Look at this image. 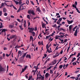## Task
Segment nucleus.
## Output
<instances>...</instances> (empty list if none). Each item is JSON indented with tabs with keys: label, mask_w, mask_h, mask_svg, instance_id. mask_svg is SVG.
<instances>
[{
	"label": "nucleus",
	"mask_w": 80,
	"mask_h": 80,
	"mask_svg": "<svg viewBox=\"0 0 80 80\" xmlns=\"http://www.w3.org/2000/svg\"><path fill=\"white\" fill-rule=\"evenodd\" d=\"M57 63V60H53V61H52L49 64V65H53L56 64Z\"/></svg>",
	"instance_id": "nucleus-1"
},
{
	"label": "nucleus",
	"mask_w": 80,
	"mask_h": 80,
	"mask_svg": "<svg viewBox=\"0 0 80 80\" xmlns=\"http://www.w3.org/2000/svg\"><path fill=\"white\" fill-rule=\"evenodd\" d=\"M28 29L30 30L29 31V33H32L34 30V28H30L29 27H28Z\"/></svg>",
	"instance_id": "nucleus-2"
},
{
	"label": "nucleus",
	"mask_w": 80,
	"mask_h": 80,
	"mask_svg": "<svg viewBox=\"0 0 80 80\" xmlns=\"http://www.w3.org/2000/svg\"><path fill=\"white\" fill-rule=\"evenodd\" d=\"M5 71V69L1 66H0V72H4Z\"/></svg>",
	"instance_id": "nucleus-3"
},
{
	"label": "nucleus",
	"mask_w": 80,
	"mask_h": 80,
	"mask_svg": "<svg viewBox=\"0 0 80 80\" xmlns=\"http://www.w3.org/2000/svg\"><path fill=\"white\" fill-rule=\"evenodd\" d=\"M15 37H17V35H12L9 38L10 39H12V38H14Z\"/></svg>",
	"instance_id": "nucleus-4"
},
{
	"label": "nucleus",
	"mask_w": 80,
	"mask_h": 80,
	"mask_svg": "<svg viewBox=\"0 0 80 80\" xmlns=\"http://www.w3.org/2000/svg\"><path fill=\"white\" fill-rule=\"evenodd\" d=\"M67 22L68 24H71V23H73V21L71 20V21H70L67 20Z\"/></svg>",
	"instance_id": "nucleus-5"
},
{
	"label": "nucleus",
	"mask_w": 80,
	"mask_h": 80,
	"mask_svg": "<svg viewBox=\"0 0 80 80\" xmlns=\"http://www.w3.org/2000/svg\"><path fill=\"white\" fill-rule=\"evenodd\" d=\"M26 58H30V59H31V56H30V54H27L26 56Z\"/></svg>",
	"instance_id": "nucleus-6"
},
{
	"label": "nucleus",
	"mask_w": 80,
	"mask_h": 80,
	"mask_svg": "<svg viewBox=\"0 0 80 80\" xmlns=\"http://www.w3.org/2000/svg\"><path fill=\"white\" fill-rule=\"evenodd\" d=\"M2 30V31L1 32V33H3V32H4L5 35V33H6L5 32L7 31V29H2V30Z\"/></svg>",
	"instance_id": "nucleus-7"
},
{
	"label": "nucleus",
	"mask_w": 80,
	"mask_h": 80,
	"mask_svg": "<svg viewBox=\"0 0 80 80\" xmlns=\"http://www.w3.org/2000/svg\"><path fill=\"white\" fill-rule=\"evenodd\" d=\"M78 30V28H77L76 30H75V32H74V35L77 37V30Z\"/></svg>",
	"instance_id": "nucleus-8"
},
{
	"label": "nucleus",
	"mask_w": 80,
	"mask_h": 80,
	"mask_svg": "<svg viewBox=\"0 0 80 80\" xmlns=\"http://www.w3.org/2000/svg\"><path fill=\"white\" fill-rule=\"evenodd\" d=\"M13 27H14L13 25H9V27L11 29L13 28Z\"/></svg>",
	"instance_id": "nucleus-9"
},
{
	"label": "nucleus",
	"mask_w": 80,
	"mask_h": 80,
	"mask_svg": "<svg viewBox=\"0 0 80 80\" xmlns=\"http://www.w3.org/2000/svg\"><path fill=\"white\" fill-rule=\"evenodd\" d=\"M45 76L46 78H47L48 76H49V73H46V74L45 75Z\"/></svg>",
	"instance_id": "nucleus-10"
},
{
	"label": "nucleus",
	"mask_w": 80,
	"mask_h": 80,
	"mask_svg": "<svg viewBox=\"0 0 80 80\" xmlns=\"http://www.w3.org/2000/svg\"><path fill=\"white\" fill-rule=\"evenodd\" d=\"M3 23L1 22H0V28H3Z\"/></svg>",
	"instance_id": "nucleus-11"
},
{
	"label": "nucleus",
	"mask_w": 80,
	"mask_h": 80,
	"mask_svg": "<svg viewBox=\"0 0 80 80\" xmlns=\"http://www.w3.org/2000/svg\"><path fill=\"white\" fill-rule=\"evenodd\" d=\"M36 10L38 12H41V11H40V8L39 7L37 8Z\"/></svg>",
	"instance_id": "nucleus-12"
},
{
	"label": "nucleus",
	"mask_w": 80,
	"mask_h": 80,
	"mask_svg": "<svg viewBox=\"0 0 80 80\" xmlns=\"http://www.w3.org/2000/svg\"><path fill=\"white\" fill-rule=\"evenodd\" d=\"M48 48H49V47H48L47 52H48V53H50V52H52V51H49V50H48Z\"/></svg>",
	"instance_id": "nucleus-13"
},
{
	"label": "nucleus",
	"mask_w": 80,
	"mask_h": 80,
	"mask_svg": "<svg viewBox=\"0 0 80 80\" xmlns=\"http://www.w3.org/2000/svg\"><path fill=\"white\" fill-rule=\"evenodd\" d=\"M52 66H51L49 67L48 68H47V70H46L47 72V71H48V70H50V69H51V68H52Z\"/></svg>",
	"instance_id": "nucleus-14"
},
{
	"label": "nucleus",
	"mask_w": 80,
	"mask_h": 80,
	"mask_svg": "<svg viewBox=\"0 0 80 80\" xmlns=\"http://www.w3.org/2000/svg\"><path fill=\"white\" fill-rule=\"evenodd\" d=\"M21 47V46H18V45H17L14 48H20Z\"/></svg>",
	"instance_id": "nucleus-15"
},
{
	"label": "nucleus",
	"mask_w": 80,
	"mask_h": 80,
	"mask_svg": "<svg viewBox=\"0 0 80 80\" xmlns=\"http://www.w3.org/2000/svg\"><path fill=\"white\" fill-rule=\"evenodd\" d=\"M4 3L2 2L1 3V8H3V7H4Z\"/></svg>",
	"instance_id": "nucleus-16"
},
{
	"label": "nucleus",
	"mask_w": 80,
	"mask_h": 80,
	"mask_svg": "<svg viewBox=\"0 0 80 80\" xmlns=\"http://www.w3.org/2000/svg\"><path fill=\"white\" fill-rule=\"evenodd\" d=\"M61 30H63V32H65L66 30L65 29H64L63 28H60V31H61Z\"/></svg>",
	"instance_id": "nucleus-17"
},
{
	"label": "nucleus",
	"mask_w": 80,
	"mask_h": 80,
	"mask_svg": "<svg viewBox=\"0 0 80 80\" xmlns=\"http://www.w3.org/2000/svg\"><path fill=\"white\" fill-rule=\"evenodd\" d=\"M27 52H26L22 56V58H25V56H26V55H27Z\"/></svg>",
	"instance_id": "nucleus-18"
},
{
	"label": "nucleus",
	"mask_w": 80,
	"mask_h": 80,
	"mask_svg": "<svg viewBox=\"0 0 80 80\" xmlns=\"http://www.w3.org/2000/svg\"><path fill=\"white\" fill-rule=\"evenodd\" d=\"M7 11V9H6V8H3V12H6Z\"/></svg>",
	"instance_id": "nucleus-19"
},
{
	"label": "nucleus",
	"mask_w": 80,
	"mask_h": 80,
	"mask_svg": "<svg viewBox=\"0 0 80 80\" xmlns=\"http://www.w3.org/2000/svg\"><path fill=\"white\" fill-rule=\"evenodd\" d=\"M18 54H19V55L20 54V56H21V55H22V51H19L18 52Z\"/></svg>",
	"instance_id": "nucleus-20"
},
{
	"label": "nucleus",
	"mask_w": 80,
	"mask_h": 80,
	"mask_svg": "<svg viewBox=\"0 0 80 80\" xmlns=\"http://www.w3.org/2000/svg\"><path fill=\"white\" fill-rule=\"evenodd\" d=\"M31 13H32V15H35V13L34 12V11H33V10L31 11Z\"/></svg>",
	"instance_id": "nucleus-21"
},
{
	"label": "nucleus",
	"mask_w": 80,
	"mask_h": 80,
	"mask_svg": "<svg viewBox=\"0 0 80 80\" xmlns=\"http://www.w3.org/2000/svg\"><path fill=\"white\" fill-rule=\"evenodd\" d=\"M72 25H70L69 26V31H71V29H72Z\"/></svg>",
	"instance_id": "nucleus-22"
},
{
	"label": "nucleus",
	"mask_w": 80,
	"mask_h": 80,
	"mask_svg": "<svg viewBox=\"0 0 80 80\" xmlns=\"http://www.w3.org/2000/svg\"><path fill=\"white\" fill-rule=\"evenodd\" d=\"M31 33L32 34V36L33 37H35V33L34 32H32Z\"/></svg>",
	"instance_id": "nucleus-23"
},
{
	"label": "nucleus",
	"mask_w": 80,
	"mask_h": 80,
	"mask_svg": "<svg viewBox=\"0 0 80 80\" xmlns=\"http://www.w3.org/2000/svg\"><path fill=\"white\" fill-rule=\"evenodd\" d=\"M76 60V58H73V59L72 60L71 62H73L74 61H75Z\"/></svg>",
	"instance_id": "nucleus-24"
},
{
	"label": "nucleus",
	"mask_w": 80,
	"mask_h": 80,
	"mask_svg": "<svg viewBox=\"0 0 80 80\" xmlns=\"http://www.w3.org/2000/svg\"><path fill=\"white\" fill-rule=\"evenodd\" d=\"M45 23H43V24H42V26L43 28H45Z\"/></svg>",
	"instance_id": "nucleus-25"
},
{
	"label": "nucleus",
	"mask_w": 80,
	"mask_h": 80,
	"mask_svg": "<svg viewBox=\"0 0 80 80\" xmlns=\"http://www.w3.org/2000/svg\"><path fill=\"white\" fill-rule=\"evenodd\" d=\"M44 78H45V77H44V75L43 76H42L41 77V80H44Z\"/></svg>",
	"instance_id": "nucleus-26"
},
{
	"label": "nucleus",
	"mask_w": 80,
	"mask_h": 80,
	"mask_svg": "<svg viewBox=\"0 0 80 80\" xmlns=\"http://www.w3.org/2000/svg\"><path fill=\"white\" fill-rule=\"evenodd\" d=\"M75 8L76 9V10H77V12H78V13H80V12H79V10H78V9L77 8V7Z\"/></svg>",
	"instance_id": "nucleus-27"
},
{
	"label": "nucleus",
	"mask_w": 80,
	"mask_h": 80,
	"mask_svg": "<svg viewBox=\"0 0 80 80\" xmlns=\"http://www.w3.org/2000/svg\"><path fill=\"white\" fill-rule=\"evenodd\" d=\"M31 12H32V10H29L28 11V13L29 14H30V13H31Z\"/></svg>",
	"instance_id": "nucleus-28"
},
{
	"label": "nucleus",
	"mask_w": 80,
	"mask_h": 80,
	"mask_svg": "<svg viewBox=\"0 0 80 80\" xmlns=\"http://www.w3.org/2000/svg\"><path fill=\"white\" fill-rule=\"evenodd\" d=\"M25 69L24 68H22V71L21 72V73H23V72H25Z\"/></svg>",
	"instance_id": "nucleus-29"
},
{
	"label": "nucleus",
	"mask_w": 80,
	"mask_h": 80,
	"mask_svg": "<svg viewBox=\"0 0 80 80\" xmlns=\"http://www.w3.org/2000/svg\"><path fill=\"white\" fill-rule=\"evenodd\" d=\"M59 56V54L58 55H55V56H53V58H56V57H58Z\"/></svg>",
	"instance_id": "nucleus-30"
},
{
	"label": "nucleus",
	"mask_w": 80,
	"mask_h": 80,
	"mask_svg": "<svg viewBox=\"0 0 80 80\" xmlns=\"http://www.w3.org/2000/svg\"><path fill=\"white\" fill-rule=\"evenodd\" d=\"M26 3L27 5H28V3H29V1L28 0H26Z\"/></svg>",
	"instance_id": "nucleus-31"
},
{
	"label": "nucleus",
	"mask_w": 80,
	"mask_h": 80,
	"mask_svg": "<svg viewBox=\"0 0 80 80\" xmlns=\"http://www.w3.org/2000/svg\"><path fill=\"white\" fill-rule=\"evenodd\" d=\"M14 2H15V3L16 4V5H18V2H17V1H14Z\"/></svg>",
	"instance_id": "nucleus-32"
},
{
	"label": "nucleus",
	"mask_w": 80,
	"mask_h": 80,
	"mask_svg": "<svg viewBox=\"0 0 80 80\" xmlns=\"http://www.w3.org/2000/svg\"><path fill=\"white\" fill-rule=\"evenodd\" d=\"M19 27H20L21 30H23V29H24L23 28H22V26H19Z\"/></svg>",
	"instance_id": "nucleus-33"
},
{
	"label": "nucleus",
	"mask_w": 80,
	"mask_h": 80,
	"mask_svg": "<svg viewBox=\"0 0 80 80\" xmlns=\"http://www.w3.org/2000/svg\"><path fill=\"white\" fill-rule=\"evenodd\" d=\"M62 67H63V65H60L59 66V68H62Z\"/></svg>",
	"instance_id": "nucleus-34"
},
{
	"label": "nucleus",
	"mask_w": 80,
	"mask_h": 80,
	"mask_svg": "<svg viewBox=\"0 0 80 80\" xmlns=\"http://www.w3.org/2000/svg\"><path fill=\"white\" fill-rule=\"evenodd\" d=\"M62 18H59L58 20V22L59 21V22H60V21H62Z\"/></svg>",
	"instance_id": "nucleus-35"
},
{
	"label": "nucleus",
	"mask_w": 80,
	"mask_h": 80,
	"mask_svg": "<svg viewBox=\"0 0 80 80\" xmlns=\"http://www.w3.org/2000/svg\"><path fill=\"white\" fill-rule=\"evenodd\" d=\"M70 43L69 44V47L68 48L67 51V52H68V50H69V49H70Z\"/></svg>",
	"instance_id": "nucleus-36"
},
{
	"label": "nucleus",
	"mask_w": 80,
	"mask_h": 80,
	"mask_svg": "<svg viewBox=\"0 0 80 80\" xmlns=\"http://www.w3.org/2000/svg\"><path fill=\"white\" fill-rule=\"evenodd\" d=\"M72 7H73V8H76V7H77V6H76V5H75L74 4H73L72 5Z\"/></svg>",
	"instance_id": "nucleus-37"
},
{
	"label": "nucleus",
	"mask_w": 80,
	"mask_h": 80,
	"mask_svg": "<svg viewBox=\"0 0 80 80\" xmlns=\"http://www.w3.org/2000/svg\"><path fill=\"white\" fill-rule=\"evenodd\" d=\"M67 39H65L64 40V42H63L62 43H64L65 42H67Z\"/></svg>",
	"instance_id": "nucleus-38"
},
{
	"label": "nucleus",
	"mask_w": 80,
	"mask_h": 80,
	"mask_svg": "<svg viewBox=\"0 0 80 80\" xmlns=\"http://www.w3.org/2000/svg\"><path fill=\"white\" fill-rule=\"evenodd\" d=\"M14 38H15L13 39V41H14V42H15L16 41V40L17 39V37H15Z\"/></svg>",
	"instance_id": "nucleus-39"
},
{
	"label": "nucleus",
	"mask_w": 80,
	"mask_h": 80,
	"mask_svg": "<svg viewBox=\"0 0 80 80\" xmlns=\"http://www.w3.org/2000/svg\"><path fill=\"white\" fill-rule=\"evenodd\" d=\"M13 32H15V30H14L13 29H11V32L12 33H13Z\"/></svg>",
	"instance_id": "nucleus-40"
},
{
	"label": "nucleus",
	"mask_w": 80,
	"mask_h": 80,
	"mask_svg": "<svg viewBox=\"0 0 80 80\" xmlns=\"http://www.w3.org/2000/svg\"><path fill=\"white\" fill-rule=\"evenodd\" d=\"M50 74H52V73H53V71H52V69H51L50 70Z\"/></svg>",
	"instance_id": "nucleus-41"
},
{
	"label": "nucleus",
	"mask_w": 80,
	"mask_h": 80,
	"mask_svg": "<svg viewBox=\"0 0 80 80\" xmlns=\"http://www.w3.org/2000/svg\"><path fill=\"white\" fill-rule=\"evenodd\" d=\"M28 73L25 75V77L26 78H28Z\"/></svg>",
	"instance_id": "nucleus-42"
},
{
	"label": "nucleus",
	"mask_w": 80,
	"mask_h": 80,
	"mask_svg": "<svg viewBox=\"0 0 80 80\" xmlns=\"http://www.w3.org/2000/svg\"><path fill=\"white\" fill-rule=\"evenodd\" d=\"M72 64L73 65H77V63L76 62H73L72 63Z\"/></svg>",
	"instance_id": "nucleus-43"
},
{
	"label": "nucleus",
	"mask_w": 80,
	"mask_h": 80,
	"mask_svg": "<svg viewBox=\"0 0 80 80\" xmlns=\"http://www.w3.org/2000/svg\"><path fill=\"white\" fill-rule=\"evenodd\" d=\"M27 18L28 19H30V15H28L27 16Z\"/></svg>",
	"instance_id": "nucleus-44"
},
{
	"label": "nucleus",
	"mask_w": 80,
	"mask_h": 80,
	"mask_svg": "<svg viewBox=\"0 0 80 80\" xmlns=\"http://www.w3.org/2000/svg\"><path fill=\"white\" fill-rule=\"evenodd\" d=\"M36 74H37V80L38 79V76L39 75L38 74V73L37 72H36Z\"/></svg>",
	"instance_id": "nucleus-45"
},
{
	"label": "nucleus",
	"mask_w": 80,
	"mask_h": 80,
	"mask_svg": "<svg viewBox=\"0 0 80 80\" xmlns=\"http://www.w3.org/2000/svg\"><path fill=\"white\" fill-rule=\"evenodd\" d=\"M28 67V66H26L24 68V69H25V70H26V69H27V68Z\"/></svg>",
	"instance_id": "nucleus-46"
},
{
	"label": "nucleus",
	"mask_w": 80,
	"mask_h": 80,
	"mask_svg": "<svg viewBox=\"0 0 80 80\" xmlns=\"http://www.w3.org/2000/svg\"><path fill=\"white\" fill-rule=\"evenodd\" d=\"M39 18V17L36 16V17L34 18L33 19V20H35V19H36V18Z\"/></svg>",
	"instance_id": "nucleus-47"
},
{
	"label": "nucleus",
	"mask_w": 80,
	"mask_h": 80,
	"mask_svg": "<svg viewBox=\"0 0 80 80\" xmlns=\"http://www.w3.org/2000/svg\"><path fill=\"white\" fill-rule=\"evenodd\" d=\"M35 31H37V27H35V28L34 29Z\"/></svg>",
	"instance_id": "nucleus-48"
},
{
	"label": "nucleus",
	"mask_w": 80,
	"mask_h": 80,
	"mask_svg": "<svg viewBox=\"0 0 80 80\" xmlns=\"http://www.w3.org/2000/svg\"><path fill=\"white\" fill-rule=\"evenodd\" d=\"M30 2L31 3V4H32V5H35V4H34L33 2V1H30Z\"/></svg>",
	"instance_id": "nucleus-49"
},
{
	"label": "nucleus",
	"mask_w": 80,
	"mask_h": 80,
	"mask_svg": "<svg viewBox=\"0 0 80 80\" xmlns=\"http://www.w3.org/2000/svg\"><path fill=\"white\" fill-rule=\"evenodd\" d=\"M19 5H21L22 4V1H21L20 0L19 2Z\"/></svg>",
	"instance_id": "nucleus-50"
},
{
	"label": "nucleus",
	"mask_w": 80,
	"mask_h": 80,
	"mask_svg": "<svg viewBox=\"0 0 80 80\" xmlns=\"http://www.w3.org/2000/svg\"><path fill=\"white\" fill-rule=\"evenodd\" d=\"M57 24H58H58H60V21H58L57 22Z\"/></svg>",
	"instance_id": "nucleus-51"
},
{
	"label": "nucleus",
	"mask_w": 80,
	"mask_h": 80,
	"mask_svg": "<svg viewBox=\"0 0 80 80\" xmlns=\"http://www.w3.org/2000/svg\"><path fill=\"white\" fill-rule=\"evenodd\" d=\"M6 57H8L10 56V54L8 55V54H6Z\"/></svg>",
	"instance_id": "nucleus-52"
},
{
	"label": "nucleus",
	"mask_w": 80,
	"mask_h": 80,
	"mask_svg": "<svg viewBox=\"0 0 80 80\" xmlns=\"http://www.w3.org/2000/svg\"><path fill=\"white\" fill-rule=\"evenodd\" d=\"M42 77V76H40V77H38V79L39 78V79H41V78Z\"/></svg>",
	"instance_id": "nucleus-53"
},
{
	"label": "nucleus",
	"mask_w": 80,
	"mask_h": 80,
	"mask_svg": "<svg viewBox=\"0 0 80 80\" xmlns=\"http://www.w3.org/2000/svg\"><path fill=\"white\" fill-rule=\"evenodd\" d=\"M7 15H8V14L6 12H5L4 14V16H7Z\"/></svg>",
	"instance_id": "nucleus-54"
},
{
	"label": "nucleus",
	"mask_w": 80,
	"mask_h": 80,
	"mask_svg": "<svg viewBox=\"0 0 80 80\" xmlns=\"http://www.w3.org/2000/svg\"><path fill=\"white\" fill-rule=\"evenodd\" d=\"M75 5L76 6H77V1H76L75 2Z\"/></svg>",
	"instance_id": "nucleus-55"
},
{
	"label": "nucleus",
	"mask_w": 80,
	"mask_h": 80,
	"mask_svg": "<svg viewBox=\"0 0 80 80\" xmlns=\"http://www.w3.org/2000/svg\"><path fill=\"white\" fill-rule=\"evenodd\" d=\"M17 20L19 22H21V21L20 20V19H17Z\"/></svg>",
	"instance_id": "nucleus-56"
},
{
	"label": "nucleus",
	"mask_w": 80,
	"mask_h": 80,
	"mask_svg": "<svg viewBox=\"0 0 80 80\" xmlns=\"http://www.w3.org/2000/svg\"><path fill=\"white\" fill-rule=\"evenodd\" d=\"M80 53H78V54L77 56V57H79V56H80Z\"/></svg>",
	"instance_id": "nucleus-57"
},
{
	"label": "nucleus",
	"mask_w": 80,
	"mask_h": 80,
	"mask_svg": "<svg viewBox=\"0 0 80 80\" xmlns=\"http://www.w3.org/2000/svg\"><path fill=\"white\" fill-rule=\"evenodd\" d=\"M56 26H57V25H56V24H55L54 25H52V27H56Z\"/></svg>",
	"instance_id": "nucleus-58"
},
{
	"label": "nucleus",
	"mask_w": 80,
	"mask_h": 80,
	"mask_svg": "<svg viewBox=\"0 0 80 80\" xmlns=\"http://www.w3.org/2000/svg\"><path fill=\"white\" fill-rule=\"evenodd\" d=\"M32 78V76H30L29 78V79H31V78Z\"/></svg>",
	"instance_id": "nucleus-59"
},
{
	"label": "nucleus",
	"mask_w": 80,
	"mask_h": 80,
	"mask_svg": "<svg viewBox=\"0 0 80 80\" xmlns=\"http://www.w3.org/2000/svg\"><path fill=\"white\" fill-rule=\"evenodd\" d=\"M2 13V11H0V16H1Z\"/></svg>",
	"instance_id": "nucleus-60"
},
{
	"label": "nucleus",
	"mask_w": 80,
	"mask_h": 80,
	"mask_svg": "<svg viewBox=\"0 0 80 80\" xmlns=\"http://www.w3.org/2000/svg\"><path fill=\"white\" fill-rule=\"evenodd\" d=\"M21 10H20V9H18V11H17V13H18V12H20V11Z\"/></svg>",
	"instance_id": "nucleus-61"
},
{
	"label": "nucleus",
	"mask_w": 80,
	"mask_h": 80,
	"mask_svg": "<svg viewBox=\"0 0 80 80\" xmlns=\"http://www.w3.org/2000/svg\"><path fill=\"white\" fill-rule=\"evenodd\" d=\"M70 78H72V79H75V77H70Z\"/></svg>",
	"instance_id": "nucleus-62"
},
{
	"label": "nucleus",
	"mask_w": 80,
	"mask_h": 80,
	"mask_svg": "<svg viewBox=\"0 0 80 80\" xmlns=\"http://www.w3.org/2000/svg\"><path fill=\"white\" fill-rule=\"evenodd\" d=\"M44 55L45 57V58L47 57V54H44Z\"/></svg>",
	"instance_id": "nucleus-63"
},
{
	"label": "nucleus",
	"mask_w": 80,
	"mask_h": 80,
	"mask_svg": "<svg viewBox=\"0 0 80 80\" xmlns=\"http://www.w3.org/2000/svg\"><path fill=\"white\" fill-rule=\"evenodd\" d=\"M30 39H33V37H32V36H30Z\"/></svg>",
	"instance_id": "nucleus-64"
}]
</instances>
